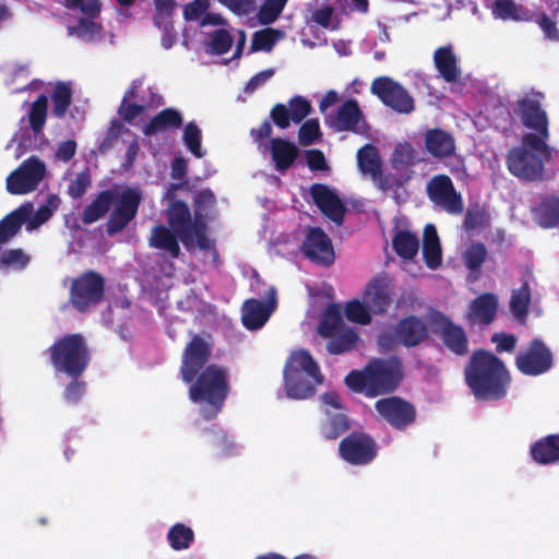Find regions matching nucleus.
<instances>
[{"instance_id": "1", "label": "nucleus", "mask_w": 559, "mask_h": 559, "mask_svg": "<svg viewBox=\"0 0 559 559\" xmlns=\"http://www.w3.org/2000/svg\"><path fill=\"white\" fill-rule=\"evenodd\" d=\"M212 345L202 336L194 335L187 344L181 358L180 376L189 386V399L198 405L204 420H213L222 412L229 394V381L224 368L206 365Z\"/></svg>"}, {"instance_id": "2", "label": "nucleus", "mask_w": 559, "mask_h": 559, "mask_svg": "<svg viewBox=\"0 0 559 559\" xmlns=\"http://www.w3.org/2000/svg\"><path fill=\"white\" fill-rule=\"evenodd\" d=\"M464 380L477 401H499L508 394L511 374L497 355L476 349L464 367Z\"/></svg>"}, {"instance_id": "3", "label": "nucleus", "mask_w": 559, "mask_h": 559, "mask_svg": "<svg viewBox=\"0 0 559 559\" xmlns=\"http://www.w3.org/2000/svg\"><path fill=\"white\" fill-rule=\"evenodd\" d=\"M142 202L139 190L127 187L119 191L117 188L99 191L81 214V221L91 225L105 217L114 206L106 222V233L115 236L121 233L136 217Z\"/></svg>"}, {"instance_id": "4", "label": "nucleus", "mask_w": 559, "mask_h": 559, "mask_svg": "<svg viewBox=\"0 0 559 559\" xmlns=\"http://www.w3.org/2000/svg\"><path fill=\"white\" fill-rule=\"evenodd\" d=\"M404 377L403 364L396 356L374 358L362 370H352L345 377V384L356 393L377 397L394 392Z\"/></svg>"}, {"instance_id": "5", "label": "nucleus", "mask_w": 559, "mask_h": 559, "mask_svg": "<svg viewBox=\"0 0 559 559\" xmlns=\"http://www.w3.org/2000/svg\"><path fill=\"white\" fill-rule=\"evenodd\" d=\"M283 378L286 394L293 400L312 397L324 380L318 362L305 349L290 353L284 366Z\"/></svg>"}, {"instance_id": "6", "label": "nucleus", "mask_w": 559, "mask_h": 559, "mask_svg": "<svg viewBox=\"0 0 559 559\" xmlns=\"http://www.w3.org/2000/svg\"><path fill=\"white\" fill-rule=\"evenodd\" d=\"M48 353L56 372L68 377H81L91 361L90 347L80 333L60 337L48 348Z\"/></svg>"}, {"instance_id": "7", "label": "nucleus", "mask_w": 559, "mask_h": 559, "mask_svg": "<svg viewBox=\"0 0 559 559\" xmlns=\"http://www.w3.org/2000/svg\"><path fill=\"white\" fill-rule=\"evenodd\" d=\"M105 277L93 270L73 278L69 292V302L81 313L92 311L105 297Z\"/></svg>"}, {"instance_id": "8", "label": "nucleus", "mask_w": 559, "mask_h": 559, "mask_svg": "<svg viewBox=\"0 0 559 559\" xmlns=\"http://www.w3.org/2000/svg\"><path fill=\"white\" fill-rule=\"evenodd\" d=\"M370 93L385 106L397 114L408 115L415 110V100L409 92L391 76L376 78L370 85Z\"/></svg>"}, {"instance_id": "9", "label": "nucleus", "mask_w": 559, "mask_h": 559, "mask_svg": "<svg viewBox=\"0 0 559 559\" xmlns=\"http://www.w3.org/2000/svg\"><path fill=\"white\" fill-rule=\"evenodd\" d=\"M514 365L522 374L537 377L552 368L554 355L545 342L536 337L516 355Z\"/></svg>"}, {"instance_id": "10", "label": "nucleus", "mask_w": 559, "mask_h": 559, "mask_svg": "<svg viewBox=\"0 0 559 559\" xmlns=\"http://www.w3.org/2000/svg\"><path fill=\"white\" fill-rule=\"evenodd\" d=\"M374 408L382 420L399 431L408 429L417 418L415 405L397 395L379 399Z\"/></svg>"}, {"instance_id": "11", "label": "nucleus", "mask_w": 559, "mask_h": 559, "mask_svg": "<svg viewBox=\"0 0 559 559\" xmlns=\"http://www.w3.org/2000/svg\"><path fill=\"white\" fill-rule=\"evenodd\" d=\"M338 453L350 465L362 466L377 457L378 444L369 433L353 431L341 440Z\"/></svg>"}, {"instance_id": "12", "label": "nucleus", "mask_w": 559, "mask_h": 559, "mask_svg": "<svg viewBox=\"0 0 559 559\" xmlns=\"http://www.w3.org/2000/svg\"><path fill=\"white\" fill-rule=\"evenodd\" d=\"M179 188V183H171L165 195L171 200L166 211V217L169 227L177 231L183 246L191 250L195 243L194 226L188 204L185 201L174 199L175 191Z\"/></svg>"}, {"instance_id": "13", "label": "nucleus", "mask_w": 559, "mask_h": 559, "mask_svg": "<svg viewBox=\"0 0 559 559\" xmlns=\"http://www.w3.org/2000/svg\"><path fill=\"white\" fill-rule=\"evenodd\" d=\"M428 199L439 209L451 215L464 210L463 199L448 175H436L426 185Z\"/></svg>"}, {"instance_id": "14", "label": "nucleus", "mask_w": 559, "mask_h": 559, "mask_svg": "<svg viewBox=\"0 0 559 559\" xmlns=\"http://www.w3.org/2000/svg\"><path fill=\"white\" fill-rule=\"evenodd\" d=\"M46 174L44 162L29 157L7 177V190L11 194H26L37 189Z\"/></svg>"}, {"instance_id": "15", "label": "nucleus", "mask_w": 559, "mask_h": 559, "mask_svg": "<svg viewBox=\"0 0 559 559\" xmlns=\"http://www.w3.org/2000/svg\"><path fill=\"white\" fill-rule=\"evenodd\" d=\"M544 98V93L532 88L516 102V114L525 128L549 136L548 116L542 106Z\"/></svg>"}, {"instance_id": "16", "label": "nucleus", "mask_w": 559, "mask_h": 559, "mask_svg": "<svg viewBox=\"0 0 559 559\" xmlns=\"http://www.w3.org/2000/svg\"><path fill=\"white\" fill-rule=\"evenodd\" d=\"M430 324L433 333L439 336L443 345L454 355L464 356L468 353V338L465 330L455 324L448 316L440 311L430 314Z\"/></svg>"}, {"instance_id": "17", "label": "nucleus", "mask_w": 559, "mask_h": 559, "mask_svg": "<svg viewBox=\"0 0 559 559\" xmlns=\"http://www.w3.org/2000/svg\"><path fill=\"white\" fill-rule=\"evenodd\" d=\"M300 250L314 264L330 266L334 263L335 253L332 240L320 227H310L308 229Z\"/></svg>"}, {"instance_id": "18", "label": "nucleus", "mask_w": 559, "mask_h": 559, "mask_svg": "<svg viewBox=\"0 0 559 559\" xmlns=\"http://www.w3.org/2000/svg\"><path fill=\"white\" fill-rule=\"evenodd\" d=\"M507 166L512 175L526 180L542 179L544 174L543 158L525 147L511 148L507 155Z\"/></svg>"}, {"instance_id": "19", "label": "nucleus", "mask_w": 559, "mask_h": 559, "mask_svg": "<svg viewBox=\"0 0 559 559\" xmlns=\"http://www.w3.org/2000/svg\"><path fill=\"white\" fill-rule=\"evenodd\" d=\"M216 198L212 190L204 189L194 198V236L195 246L201 250L214 249L213 241L206 235V218L215 209Z\"/></svg>"}, {"instance_id": "20", "label": "nucleus", "mask_w": 559, "mask_h": 559, "mask_svg": "<svg viewBox=\"0 0 559 559\" xmlns=\"http://www.w3.org/2000/svg\"><path fill=\"white\" fill-rule=\"evenodd\" d=\"M310 195L318 209L333 223L342 225L346 214L345 204L338 195L323 183H313Z\"/></svg>"}, {"instance_id": "21", "label": "nucleus", "mask_w": 559, "mask_h": 559, "mask_svg": "<svg viewBox=\"0 0 559 559\" xmlns=\"http://www.w3.org/2000/svg\"><path fill=\"white\" fill-rule=\"evenodd\" d=\"M391 280L384 273L374 276L366 286L365 304L377 314L388 311L392 304Z\"/></svg>"}, {"instance_id": "22", "label": "nucleus", "mask_w": 559, "mask_h": 559, "mask_svg": "<svg viewBox=\"0 0 559 559\" xmlns=\"http://www.w3.org/2000/svg\"><path fill=\"white\" fill-rule=\"evenodd\" d=\"M330 127L335 132H359V124H365V116L356 99L345 100L334 116L329 117Z\"/></svg>"}, {"instance_id": "23", "label": "nucleus", "mask_w": 559, "mask_h": 559, "mask_svg": "<svg viewBox=\"0 0 559 559\" xmlns=\"http://www.w3.org/2000/svg\"><path fill=\"white\" fill-rule=\"evenodd\" d=\"M394 337L405 347H415L428 337V326L423 318L411 314L394 326Z\"/></svg>"}, {"instance_id": "24", "label": "nucleus", "mask_w": 559, "mask_h": 559, "mask_svg": "<svg viewBox=\"0 0 559 559\" xmlns=\"http://www.w3.org/2000/svg\"><path fill=\"white\" fill-rule=\"evenodd\" d=\"M270 299L247 298V330L258 331L270 320L277 308V296L270 289Z\"/></svg>"}, {"instance_id": "25", "label": "nucleus", "mask_w": 559, "mask_h": 559, "mask_svg": "<svg viewBox=\"0 0 559 559\" xmlns=\"http://www.w3.org/2000/svg\"><path fill=\"white\" fill-rule=\"evenodd\" d=\"M179 235L171 227L164 224H156L151 229L148 246L164 252L167 257L178 259L181 249L179 246Z\"/></svg>"}, {"instance_id": "26", "label": "nucleus", "mask_w": 559, "mask_h": 559, "mask_svg": "<svg viewBox=\"0 0 559 559\" xmlns=\"http://www.w3.org/2000/svg\"><path fill=\"white\" fill-rule=\"evenodd\" d=\"M33 213V204L25 202L0 221V246L7 245L19 235Z\"/></svg>"}, {"instance_id": "27", "label": "nucleus", "mask_w": 559, "mask_h": 559, "mask_svg": "<svg viewBox=\"0 0 559 559\" xmlns=\"http://www.w3.org/2000/svg\"><path fill=\"white\" fill-rule=\"evenodd\" d=\"M433 63L445 82L455 83L461 80L462 69L451 45L441 46L435 50Z\"/></svg>"}, {"instance_id": "28", "label": "nucleus", "mask_w": 559, "mask_h": 559, "mask_svg": "<svg viewBox=\"0 0 559 559\" xmlns=\"http://www.w3.org/2000/svg\"><path fill=\"white\" fill-rule=\"evenodd\" d=\"M497 310V296L492 293H484L472 301L467 313V320L471 323L488 325L495 320Z\"/></svg>"}, {"instance_id": "29", "label": "nucleus", "mask_w": 559, "mask_h": 559, "mask_svg": "<svg viewBox=\"0 0 559 559\" xmlns=\"http://www.w3.org/2000/svg\"><path fill=\"white\" fill-rule=\"evenodd\" d=\"M269 148L274 167L281 174L288 170L299 156V148L293 142L282 138L271 139Z\"/></svg>"}, {"instance_id": "30", "label": "nucleus", "mask_w": 559, "mask_h": 559, "mask_svg": "<svg viewBox=\"0 0 559 559\" xmlns=\"http://www.w3.org/2000/svg\"><path fill=\"white\" fill-rule=\"evenodd\" d=\"M532 460L539 465H551L559 462V433L539 438L530 448Z\"/></svg>"}, {"instance_id": "31", "label": "nucleus", "mask_w": 559, "mask_h": 559, "mask_svg": "<svg viewBox=\"0 0 559 559\" xmlns=\"http://www.w3.org/2000/svg\"><path fill=\"white\" fill-rule=\"evenodd\" d=\"M425 147L431 156L444 158L454 153L455 140L450 132L433 128L425 133Z\"/></svg>"}, {"instance_id": "32", "label": "nucleus", "mask_w": 559, "mask_h": 559, "mask_svg": "<svg viewBox=\"0 0 559 559\" xmlns=\"http://www.w3.org/2000/svg\"><path fill=\"white\" fill-rule=\"evenodd\" d=\"M182 116L177 109L165 108L145 124L143 133L150 136L166 130L179 129L182 126Z\"/></svg>"}, {"instance_id": "33", "label": "nucleus", "mask_w": 559, "mask_h": 559, "mask_svg": "<svg viewBox=\"0 0 559 559\" xmlns=\"http://www.w3.org/2000/svg\"><path fill=\"white\" fill-rule=\"evenodd\" d=\"M532 301V290L527 281H523L522 285L512 290L510 299V311L520 324L527 321L530 305Z\"/></svg>"}, {"instance_id": "34", "label": "nucleus", "mask_w": 559, "mask_h": 559, "mask_svg": "<svg viewBox=\"0 0 559 559\" xmlns=\"http://www.w3.org/2000/svg\"><path fill=\"white\" fill-rule=\"evenodd\" d=\"M490 8L492 15L503 21H531L533 19L532 12L513 0H493Z\"/></svg>"}, {"instance_id": "35", "label": "nucleus", "mask_w": 559, "mask_h": 559, "mask_svg": "<svg viewBox=\"0 0 559 559\" xmlns=\"http://www.w3.org/2000/svg\"><path fill=\"white\" fill-rule=\"evenodd\" d=\"M534 221L543 228H554L559 224V199L545 198L534 210Z\"/></svg>"}, {"instance_id": "36", "label": "nucleus", "mask_w": 559, "mask_h": 559, "mask_svg": "<svg viewBox=\"0 0 559 559\" xmlns=\"http://www.w3.org/2000/svg\"><path fill=\"white\" fill-rule=\"evenodd\" d=\"M392 246L400 258L411 260L418 252L419 240L418 237L409 230H400L394 235Z\"/></svg>"}, {"instance_id": "37", "label": "nucleus", "mask_w": 559, "mask_h": 559, "mask_svg": "<svg viewBox=\"0 0 559 559\" xmlns=\"http://www.w3.org/2000/svg\"><path fill=\"white\" fill-rule=\"evenodd\" d=\"M328 418L320 426V433L325 440H335L349 428V418L344 413H326Z\"/></svg>"}, {"instance_id": "38", "label": "nucleus", "mask_w": 559, "mask_h": 559, "mask_svg": "<svg viewBox=\"0 0 559 559\" xmlns=\"http://www.w3.org/2000/svg\"><path fill=\"white\" fill-rule=\"evenodd\" d=\"M357 163L360 171L370 175L371 178L379 176L381 170V160L378 150L372 144H366L357 152Z\"/></svg>"}, {"instance_id": "39", "label": "nucleus", "mask_w": 559, "mask_h": 559, "mask_svg": "<svg viewBox=\"0 0 559 559\" xmlns=\"http://www.w3.org/2000/svg\"><path fill=\"white\" fill-rule=\"evenodd\" d=\"M285 34L281 29L265 27L252 34L250 51H265L270 52L276 43L284 38Z\"/></svg>"}, {"instance_id": "40", "label": "nucleus", "mask_w": 559, "mask_h": 559, "mask_svg": "<svg viewBox=\"0 0 559 559\" xmlns=\"http://www.w3.org/2000/svg\"><path fill=\"white\" fill-rule=\"evenodd\" d=\"M330 341L326 344V350L332 355H341L352 350L357 342L358 334L354 329H344L334 334V336H328Z\"/></svg>"}, {"instance_id": "41", "label": "nucleus", "mask_w": 559, "mask_h": 559, "mask_svg": "<svg viewBox=\"0 0 559 559\" xmlns=\"http://www.w3.org/2000/svg\"><path fill=\"white\" fill-rule=\"evenodd\" d=\"M52 115L59 119L64 118L72 103V90L69 83L57 82L51 94Z\"/></svg>"}, {"instance_id": "42", "label": "nucleus", "mask_w": 559, "mask_h": 559, "mask_svg": "<svg viewBox=\"0 0 559 559\" xmlns=\"http://www.w3.org/2000/svg\"><path fill=\"white\" fill-rule=\"evenodd\" d=\"M167 540L174 550L188 549L194 542V532L183 523H176L169 528Z\"/></svg>"}, {"instance_id": "43", "label": "nucleus", "mask_w": 559, "mask_h": 559, "mask_svg": "<svg viewBox=\"0 0 559 559\" xmlns=\"http://www.w3.org/2000/svg\"><path fill=\"white\" fill-rule=\"evenodd\" d=\"M96 19L90 16L80 17L78 24L69 28L70 34H76L87 41L103 38L104 27L100 23L95 22Z\"/></svg>"}, {"instance_id": "44", "label": "nucleus", "mask_w": 559, "mask_h": 559, "mask_svg": "<svg viewBox=\"0 0 559 559\" xmlns=\"http://www.w3.org/2000/svg\"><path fill=\"white\" fill-rule=\"evenodd\" d=\"M48 112V97L40 94L31 105L28 111V122L32 131L39 134L46 123Z\"/></svg>"}, {"instance_id": "45", "label": "nucleus", "mask_w": 559, "mask_h": 559, "mask_svg": "<svg viewBox=\"0 0 559 559\" xmlns=\"http://www.w3.org/2000/svg\"><path fill=\"white\" fill-rule=\"evenodd\" d=\"M31 262V255L21 248L8 249L0 254V270L22 271Z\"/></svg>"}, {"instance_id": "46", "label": "nucleus", "mask_w": 559, "mask_h": 559, "mask_svg": "<svg viewBox=\"0 0 559 559\" xmlns=\"http://www.w3.org/2000/svg\"><path fill=\"white\" fill-rule=\"evenodd\" d=\"M344 330V321L342 313L337 306L331 305L328 307L320 324L319 333L323 337L334 336L338 331Z\"/></svg>"}, {"instance_id": "47", "label": "nucleus", "mask_w": 559, "mask_h": 559, "mask_svg": "<svg viewBox=\"0 0 559 559\" xmlns=\"http://www.w3.org/2000/svg\"><path fill=\"white\" fill-rule=\"evenodd\" d=\"M418 160L416 159L415 150L411 143L399 144L392 154L391 165L396 170H404L414 166Z\"/></svg>"}, {"instance_id": "48", "label": "nucleus", "mask_w": 559, "mask_h": 559, "mask_svg": "<svg viewBox=\"0 0 559 559\" xmlns=\"http://www.w3.org/2000/svg\"><path fill=\"white\" fill-rule=\"evenodd\" d=\"M409 179L411 175L383 173L382 169L380 170L379 176L377 175L372 178L379 189L383 192H393L394 194H397L399 189L402 188Z\"/></svg>"}, {"instance_id": "49", "label": "nucleus", "mask_w": 559, "mask_h": 559, "mask_svg": "<svg viewBox=\"0 0 559 559\" xmlns=\"http://www.w3.org/2000/svg\"><path fill=\"white\" fill-rule=\"evenodd\" d=\"M182 139L188 151L194 157L202 158L205 155L201 145L202 132L195 122L190 121L186 124Z\"/></svg>"}, {"instance_id": "50", "label": "nucleus", "mask_w": 559, "mask_h": 559, "mask_svg": "<svg viewBox=\"0 0 559 559\" xmlns=\"http://www.w3.org/2000/svg\"><path fill=\"white\" fill-rule=\"evenodd\" d=\"M153 23L156 27L174 24L175 0H154Z\"/></svg>"}, {"instance_id": "51", "label": "nucleus", "mask_w": 559, "mask_h": 559, "mask_svg": "<svg viewBox=\"0 0 559 559\" xmlns=\"http://www.w3.org/2000/svg\"><path fill=\"white\" fill-rule=\"evenodd\" d=\"M549 136H544L539 133H526L522 139V145L520 147H525L526 150L540 154L542 158L549 159L551 157L550 147L546 144V140Z\"/></svg>"}, {"instance_id": "52", "label": "nucleus", "mask_w": 559, "mask_h": 559, "mask_svg": "<svg viewBox=\"0 0 559 559\" xmlns=\"http://www.w3.org/2000/svg\"><path fill=\"white\" fill-rule=\"evenodd\" d=\"M487 249L483 242L473 243L464 254L466 267L471 272L478 273L487 258Z\"/></svg>"}, {"instance_id": "53", "label": "nucleus", "mask_w": 559, "mask_h": 559, "mask_svg": "<svg viewBox=\"0 0 559 559\" xmlns=\"http://www.w3.org/2000/svg\"><path fill=\"white\" fill-rule=\"evenodd\" d=\"M366 304L357 299L350 300L345 306L346 318L355 323L369 324L371 322V314Z\"/></svg>"}, {"instance_id": "54", "label": "nucleus", "mask_w": 559, "mask_h": 559, "mask_svg": "<svg viewBox=\"0 0 559 559\" xmlns=\"http://www.w3.org/2000/svg\"><path fill=\"white\" fill-rule=\"evenodd\" d=\"M285 5V3L275 0H265L257 13L259 23L262 25L272 24L281 15Z\"/></svg>"}, {"instance_id": "55", "label": "nucleus", "mask_w": 559, "mask_h": 559, "mask_svg": "<svg viewBox=\"0 0 559 559\" xmlns=\"http://www.w3.org/2000/svg\"><path fill=\"white\" fill-rule=\"evenodd\" d=\"M63 5L68 10H79L83 16L98 17L102 11L99 0H63Z\"/></svg>"}, {"instance_id": "56", "label": "nucleus", "mask_w": 559, "mask_h": 559, "mask_svg": "<svg viewBox=\"0 0 559 559\" xmlns=\"http://www.w3.org/2000/svg\"><path fill=\"white\" fill-rule=\"evenodd\" d=\"M290 118L294 123H300L310 115L312 106L310 102L300 95H295L288 102Z\"/></svg>"}, {"instance_id": "57", "label": "nucleus", "mask_w": 559, "mask_h": 559, "mask_svg": "<svg viewBox=\"0 0 559 559\" xmlns=\"http://www.w3.org/2000/svg\"><path fill=\"white\" fill-rule=\"evenodd\" d=\"M321 138L319 120L313 118L305 121L298 131L299 143L309 146Z\"/></svg>"}, {"instance_id": "58", "label": "nucleus", "mask_w": 559, "mask_h": 559, "mask_svg": "<svg viewBox=\"0 0 559 559\" xmlns=\"http://www.w3.org/2000/svg\"><path fill=\"white\" fill-rule=\"evenodd\" d=\"M233 41V37L228 31L224 28L216 29L211 35V52L214 55H224L231 48Z\"/></svg>"}, {"instance_id": "59", "label": "nucleus", "mask_w": 559, "mask_h": 559, "mask_svg": "<svg viewBox=\"0 0 559 559\" xmlns=\"http://www.w3.org/2000/svg\"><path fill=\"white\" fill-rule=\"evenodd\" d=\"M487 224V214L479 205L468 207L464 217V228L467 231L484 227Z\"/></svg>"}, {"instance_id": "60", "label": "nucleus", "mask_w": 559, "mask_h": 559, "mask_svg": "<svg viewBox=\"0 0 559 559\" xmlns=\"http://www.w3.org/2000/svg\"><path fill=\"white\" fill-rule=\"evenodd\" d=\"M532 14L533 19L531 21H534L542 28L546 38L550 40H559V29L556 21L545 12Z\"/></svg>"}, {"instance_id": "61", "label": "nucleus", "mask_w": 559, "mask_h": 559, "mask_svg": "<svg viewBox=\"0 0 559 559\" xmlns=\"http://www.w3.org/2000/svg\"><path fill=\"white\" fill-rule=\"evenodd\" d=\"M71 381L67 384L63 396L68 403L76 404L85 394L86 383L80 380V377H70Z\"/></svg>"}, {"instance_id": "62", "label": "nucleus", "mask_w": 559, "mask_h": 559, "mask_svg": "<svg viewBox=\"0 0 559 559\" xmlns=\"http://www.w3.org/2000/svg\"><path fill=\"white\" fill-rule=\"evenodd\" d=\"M91 186V177L87 171H81L76 175L75 179L68 186V194L72 199L81 198Z\"/></svg>"}, {"instance_id": "63", "label": "nucleus", "mask_w": 559, "mask_h": 559, "mask_svg": "<svg viewBox=\"0 0 559 559\" xmlns=\"http://www.w3.org/2000/svg\"><path fill=\"white\" fill-rule=\"evenodd\" d=\"M491 342L496 344L497 353H512L515 349L518 337L514 334L495 333Z\"/></svg>"}, {"instance_id": "64", "label": "nucleus", "mask_w": 559, "mask_h": 559, "mask_svg": "<svg viewBox=\"0 0 559 559\" xmlns=\"http://www.w3.org/2000/svg\"><path fill=\"white\" fill-rule=\"evenodd\" d=\"M210 7V0H193L183 8V17L187 21L199 20Z\"/></svg>"}]
</instances>
